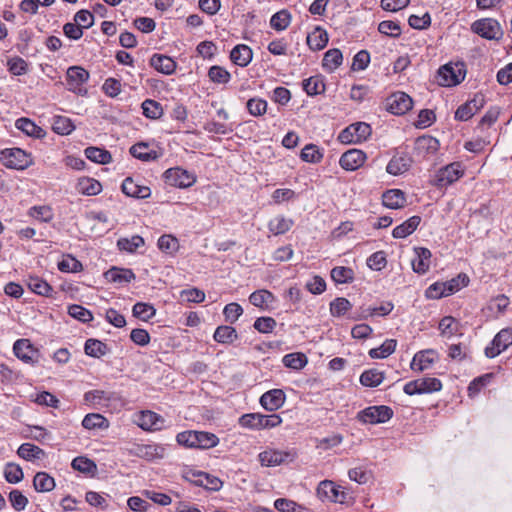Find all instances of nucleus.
<instances>
[{
    "mask_svg": "<svg viewBox=\"0 0 512 512\" xmlns=\"http://www.w3.org/2000/svg\"><path fill=\"white\" fill-rule=\"evenodd\" d=\"M176 441L186 448L210 449L218 445L219 438L210 432L184 431L177 434Z\"/></svg>",
    "mask_w": 512,
    "mask_h": 512,
    "instance_id": "f257e3e1",
    "label": "nucleus"
},
{
    "mask_svg": "<svg viewBox=\"0 0 512 512\" xmlns=\"http://www.w3.org/2000/svg\"><path fill=\"white\" fill-rule=\"evenodd\" d=\"M316 494L322 501H331L340 504H347L352 499L349 492L330 480L321 481L316 489Z\"/></svg>",
    "mask_w": 512,
    "mask_h": 512,
    "instance_id": "f03ea898",
    "label": "nucleus"
},
{
    "mask_svg": "<svg viewBox=\"0 0 512 512\" xmlns=\"http://www.w3.org/2000/svg\"><path fill=\"white\" fill-rule=\"evenodd\" d=\"M281 423L282 418L277 414L263 415L260 413H249L242 415L239 419V424L242 427L254 430L274 428Z\"/></svg>",
    "mask_w": 512,
    "mask_h": 512,
    "instance_id": "7ed1b4c3",
    "label": "nucleus"
},
{
    "mask_svg": "<svg viewBox=\"0 0 512 512\" xmlns=\"http://www.w3.org/2000/svg\"><path fill=\"white\" fill-rule=\"evenodd\" d=\"M371 133L369 124L356 122L343 129L338 135V140L343 144H359L366 141Z\"/></svg>",
    "mask_w": 512,
    "mask_h": 512,
    "instance_id": "20e7f679",
    "label": "nucleus"
},
{
    "mask_svg": "<svg viewBox=\"0 0 512 512\" xmlns=\"http://www.w3.org/2000/svg\"><path fill=\"white\" fill-rule=\"evenodd\" d=\"M297 457L298 453L295 449H267L258 455L261 465L266 467H275L282 464H288L293 462Z\"/></svg>",
    "mask_w": 512,
    "mask_h": 512,
    "instance_id": "39448f33",
    "label": "nucleus"
},
{
    "mask_svg": "<svg viewBox=\"0 0 512 512\" xmlns=\"http://www.w3.org/2000/svg\"><path fill=\"white\" fill-rule=\"evenodd\" d=\"M89 80V72L81 66H71L66 70V89L78 95H86L85 87Z\"/></svg>",
    "mask_w": 512,
    "mask_h": 512,
    "instance_id": "423d86ee",
    "label": "nucleus"
},
{
    "mask_svg": "<svg viewBox=\"0 0 512 512\" xmlns=\"http://www.w3.org/2000/svg\"><path fill=\"white\" fill-rule=\"evenodd\" d=\"M462 63H449L442 66L437 73V82L441 86L451 87L459 84L465 78Z\"/></svg>",
    "mask_w": 512,
    "mask_h": 512,
    "instance_id": "0eeeda50",
    "label": "nucleus"
},
{
    "mask_svg": "<svg viewBox=\"0 0 512 512\" xmlns=\"http://www.w3.org/2000/svg\"><path fill=\"white\" fill-rule=\"evenodd\" d=\"M441 389V381L434 377H424L409 381L403 387L404 393L410 396L438 392Z\"/></svg>",
    "mask_w": 512,
    "mask_h": 512,
    "instance_id": "6e6552de",
    "label": "nucleus"
},
{
    "mask_svg": "<svg viewBox=\"0 0 512 512\" xmlns=\"http://www.w3.org/2000/svg\"><path fill=\"white\" fill-rule=\"evenodd\" d=\"M471 30L487 40H499L503 36L500 23L492 18H483L471 25Z\"/></svg>",
    "mask_w": 512,
    "mask_h": 512,
    "instance_id": "1a4fd4ad",
    "label": "nucleus"
},
{
    "mask_svg": "<svg viewBox=\"0 0 512 512\" xmlns=\"http://www.w3.org/2000/svg\"><path fill=\"white\" fill-rule=\"evenodd\" d=\"M393 411L388 406H370L358 413V420L365 424H378L389 421Z\"/></svg>",
    "mask_w": 512,
    "mask_h": 512,
    "instance_id": "9d476101",
    "label": "nucleus"
},
{
    "mask_svg": "<svg viewBox=\"0 0 512 512\" xmlns=\"http://www.w3.org/2000/svg\"><path fill=\"white\" fill-rule=\"evenodd\" d=\"M2 161L8 168L23 170L32 164V157L20 148H12L2 152Z\"/></svg>",
    "mask_w": 512,
    "mask_h": 512,
    "instance_id": "9b49d317",
    "label": "nucleus"
},
{
    "mask_svg": "<svg viewBox=\"0 0 512 512\" xmlns=\"http://www.w3.org/2000/svg\"><path fill=\"white\" fill-rule=\"evenodd\" d=\"M464 175V170L458 162L451 163L438 170L433 184L437 187H445L456 182Z\"/></svg>",
    "mask_w": 512,
    "mask_h": 512,
    "instance_id": "f8f14e48",
    "label": "nucleus"
},
{
    "mask_svg": "<svg viewBox=\"0 0 512 512\" xmlns=\"http://www.w3.org/2000/svg\"><path fill=\"white\" fill-rule=\"evenodd\" d=\"M512 345V328H505L500 330L490 345L485 348V355L488 358H495L501 352L505 351L509 346Z\"/></svg>",
    "mask_w": 512,
    "mask_h": 512,
    "instance_id": "ddd939ff",
    "label": "nucleus"
},
{
    "mask_svg": "<svg viewBox=\"0 0 512 512\" xmlns=\"http://www.w3.org/2000/svg\"><path fill=\"white\" fill-rule=\"evenodd\" d=\"M439 141L429 135L418 137L414 143V155L419 160L428 159L439 150Z\"/></svg>",
    "mask_w": 512,
    "mask_h": 512,
    "instance_id": "4468645a",
    "label": "nucleus"
},
{
    "mask_svg": "<svg viewBox=\"0 0 512 512\" xmlns=\"http://www.w3.org/2000/svg\"><path fill=\"white\" fill-rule=\"evenodd\" d=\"M131 453L147 461H154L165 457L166 447L156 443L137 444L132 448Z\"/></svg>",
    "mask_w": 512,
    "mask_h": 512,
    "instance_id": "2eb2a0df",
    "label": "nucleus"
},
{
    "mask_svg": "<svg viewBox=\"0 0 512 512\" xmlns=\"http://www.w3.org/2000/svg\"><path fill=\"white\" fill-rule=\"evenodd\" d=\"M412 98L404 92H395L386 100L387 110L395 115L405 114L412 108Z\"/></svg>",
    "mask_w": 512,
    "mask_h": 512,
    "instance_id": "dca6fc26",
    "label": "nucleus"
},
{
    "mask_svg": "<svg viewBox=\"0 0 512 512\" xmlns=\"http://www.w3.org/2000/svg\"><path fill=\"white\" fill-rule=\"evenodd\" d=\"M485 105V97L481 93H477L474 97L458 107L455 112V119L459 121H467L475 115Z\"/></svg>",
    "mask_w": 512,
    "mask_h": 512,
    "instance_id": "f3484780",
    "label": "nucleus"
},
{
    "mask_svg": "<svg viewBox=\"0 0 512 512\" xmlns=\"http://www.w3.org/2000/svg\"><path fill=\"white\" fill-rule=\"evenodd\" d=\"M15 356L27 364H34L38 361L39 352L28 339H19L13 345Z\"/></svg>",
    "mask_w": 512,
    "mask_h": 512,
    "instance_id": "a211bd4d",
    "label": "nucleus"
},
{
    "mask_svg": "<svg viewBox=\"0 0 512 512\" xmlns=\"http://www.w3.org/2000/svg\"><path fill=\"white\" fill-rule=\"evenodd\" d=\"M367 155L360 149H350L343 153L339 159L340 166L346 171H355L362 167Z\"/></svg>",
    "mask_w": 512,
    "mask_h": 512,
    "instance_id": "6ab92c4d",
    "label": "nucleus"
},
{
    "mask_svg": "<svg viewBox=\"0 0 512 512\" xmlns=\"http://www.w3.org/2000/svg\"><path fill=\"white\" fill-rule=\"evenodd\" d=\"M166 182L179 188H187L195 183V177L182 168H171L165 172Z\"/></svg>",
    "mask_w": 512,
    "mask_h": 512,
    "instance_id": "aec40b11",
    "label": "nucleus"
},
{
    "mask_svg": "<svg viewBox=\"0 0 512 512\" xmlns=\"http://www.w3.org/2000/svg\"><path fill=\"white\" fill-rule=\"evenodd\" d=\"M136 424L145 431H156L163 428L164 419L153 411H141L137 415Z\"/></svg>",
    "mask_w": 512,
    "mask_h": 512,
    "instance_id": "412c9836",
    "label": "nucleus"
},
{
    "mask_svg": "<svg viewBox=\"0 0 512 512\" xmlns=\"http://www.w3.org/2000/svg\"><path fill=\"white\" fill-rule=\"evenodd\" d=\"M285 393L281 389H272L260 397L261 406L267 411H276L285 403Z\"/></svg>",
    "mask_w": 512,
    "mask_h": 512,
    "instance_id": "4be33fe9",
    "label": "nucleus"
},
{
    "mask_svg": "<svg viewBox=\"0 0 512 512\" xmlns=\"http://www.w3.org/2000/svg\"><path fill=\"white\" fill-rule=\"evenodd\" d=\"M437 357L433 349H427L416 353L411 361L410 367L413 371L422 372L429 369Z\"/></svg>",
    "mask_w": 512,
    "mask_h": 512,
    "instance_id": "5701e85b",
    "label": "nucleus"
},
{
    "mask_svg": "<svg viewBox=\"0 0 512 512\" xmlns=\"http://www.w3.org/2000/svg\"><path fill=\"white\" fill-rule=\"evenodd\" d=\"M412 160L407 154H397L389 161L386 171L394 176L401 175L409 170Z\"/></svg>",
    "mask_w": 512,
    "mask_h": 512,
    "instance_id": "b1692460",
    "label": "nucleus"
},
{
    "mask_svg": "<svg viewBox=\"0 0 512 512\" xmlns=\"http://www.w3.org/2000/svg\"><path fill=\"white\" fill-rule=\"evenodd\" d=\"M382 203L389 209H400L405 206L406 195L400 189H390L383 193Z\"/></svg>",
    "mask_w": 512,
    "mask_h": 512,
    "instance_id": "393cba45",
    "label": "nucleus"
},
{
    "mask_svg": "<svg viewBox=\"0 0 512 512\" xmlns=\"http://www.w3.org/2000/svg\"><path fill=\"white\" fill-rule=\"evenodd\" d=\"M121 188L122 192L129 197L144 199L150 196L149 187L139 185L131 177L123 181Z\"/></svg>",
    "mask_w": 512,
    "mask_h": 512,
    "instance_id": "a878e982",
    "label": "nucleus"
},
{
    "mask_svg": "<svg viewBox=\"0 0 512 512\" xmlns=\"http://www.w3.org/2000/svg\"><path fill=\"white\" fill-rule=\"evenodd\" d=\"M416 258L412 260V268L418 274H425L430 267L431 252L424 247L415 248Z\"/></svg>",
    "mask_w": 512,
    "mask_h": 512,
    "instance_id": "bb28decb",
    "label": "nucleus"
},
{
    "mask_svg": "<svg viewBox=\"0 0 512 512\" xmlns=\"http://www.w3.org/2000/svg\"><path fill=\"white\" fill-rule=\"evenodd\" d=\"M252 57L251 48L245 44L236 45L230 53L231 61L240 67H246L251 62Z\"/></svg>",
    "mask_w": 512,
    "mask_h": 512,
    "instance_id": "cd10ccee",
    "label": "nucleus"
},
{
    "mask_svg": "<svg viewBox=\"0 0 512 512\" xmlns=\"http://www.w3.org/2000/svg\"><path fill=\"white\" fill-rule=\"evenodd\" d=\"M104 276L108 282L117 284L129 283L135 279V275L132 270L117 267L109 269L105 272Z\"/></svg>",
    "mask_w": 512,
    "mask_h": 512,
    "instance_id": "c85d7f7f",
    "label": "nucleus"
},
{
    "mask_svg": "<svg viewBox=\"0 0 512 512\" xmlns=\"http://www.w3.org/2000/svg\"><path fill=\"white\" fill-rule=\"evenodd\" d=\"M150 65L157 71L166 75L172 74L176 69L175 61L161 54H154L150 59Z\"/></svg>",
    "mask_w": 512,
    "mask_h": 512,
    "instance_id": "c756f323",
    "label": "nucleus"
},
{
    "mask_svg": "<svg viewBox=\"0 0 512 512\" xmlns=\"http://www.w3.org/2000/svg\"><path fill=\"white\" fill-rule=\"evenodd\" d=\"M76 190L83 195L95 196L102 191V185L94 178L82 177L77 181Z\"/></svg>",
    "mask_w": 512,
    "mask_h": 512,
    "instance_id": "7c9ffc66",
    "label": "nucleus"
},
{
    "mask_svg": "<svg viewBox=\"0 0 512 512\" xmlns=\"http://www.w3.org/2000/svg\"><path fill=\"white\" fill-rule=\"evenodd\" d=\"M421 222L420 216H412L408 220L404 221L402 224L396 226L393 231L392 235L394 238L400 239L405 238L409 235H411L419 226Z\"/></svg>",
    "mask_w": 512,
    "mask_h": 512,
    "instance_id": "2f4dec72",
    "label": "nucleus"
},
{
    "mask_svg": "<svg viewBox=\"0 0 512 512\" xmlns=\"http://www.w3.org/2000/svg\"><path fill=\"white\" fill-rule=\"evenodd\" d=\"M130 153L133 157L142 161H153L160 157V154L153 149H150L149 145L144 142L134 144L130 148Z\"/></svg>",
    "mask_w": 512,
    "mask_h": 512,
    "instance_id": "473e14b6",
    "label": "nucleus"
},
{
    "mask_svg": "<svg viewBox=\"0 0 512 512\" xmlns=\"http://www.w3.org/2000/svg\"><path fill=\"white\" fill-rule=\"evenodd\" d=\"M71 466L75 471H78L88 477H94L97 473L96 463L85 456H78L74 458Z\"/></svg>",
    "mask_w": 512,
    "mask_h": 512,
    "instance_id": "72a5a7b5",
    "label": "nucleus"
},
{
    "mask_svg": "<svg viewBox=\"0 0 512 512\" xmlns=\"http://www.w3.org/2000/svg\"><path fill=\"white\" fill-rule=\"evenodd\" d=\"M109 425L108 419L99 413H89L82 420V426L87 430H106Z\"/></svg>",
    "mask_w": 512,
    "mask_h": 512,
    "instance_id": "f704fd0d",
    "label": "nucleus"
},
{
    "mask_svg": "<svg viewBox=\"0 0 512 512\" xmlns=\"http://www.w3.org/2000/svg\"><path fill=\"white\" fill-rule=\"evenodd\" d=\"M293 223L292 219L286 218L283 215H277L269 221L268 229L275 236L282 235L291 229Z\"/></svg>",
    "mask_w": 512,
    "mask_h": 512,
    "instance_id": "c9c22d12",
    "label": "nucleus"
},
{
    "mask_svg": "<svg viewBox=\"0 0 512 512\" xmlns=\"http://www.w3.org/2000/svg\"><path fill=\"white\" fill-rule=\"evenodd\" d=\"M249 301L252 305L261 309H268L275 301L274 295L266 290L261 289L253 292L249 296Z\"/></svg>",
    "mask_w": 512,
    "mask_h": 512,
    "instance_id": "e433bc0d",
    "label": "nucleus"
},
{
    "mask_svg": "<svg viewBox=\"0 0 512 512\" xmlns=\"http://www.w3.org/2000/svg\"><path fill=\"white\" fill-rule=\"evenodd\" d=\"M327 43L328 34L320 27L315 28L314 31L307 36V44L309 48L314 51L322 50Z\"/></svg>",
    "mask_w": 512,
    "mask_h": 512,
    "instance_id": "4c0bfd02",
    "label": "nucleus"
},
{
    "mask_svg": "<svg viewBox=\"0 0 512 512\" xmlns=\"http://www.w3.org/2000/svg\"><path fill=\"white\" fill-rule=\"evenodd\" d=\"M17 454L26 461L38 460L45 456V452L32 443L21 444L17 450Z\"/></svg>",
    "mask_w": 512,
    "mask_h": 512,
    "instance_id": "58836bf2",
    "label": "nucleus"
},
{
    "mask_svg": "<svg viewBox=\"0 0 512 512\" xmlns=\"http://www.w3.org/2000/svg\"><path fill=\"white\" fill-rule=\"evenodd\" d=\"M85 156L92 162L98 164H109L112 162L111 153L100 147H88L85 149Z\"/></svg>",
    "mask_w": 512,
    "mask_h": 512,
    "instance_id": "ea45409f",
    "label": "nucleus"
},
{
    "mask_svg": "<svg viewBox=\"0 0 512 512\" xmlns=\"http://www.w3.org/2000/svg\"><path fill=\"white\" fill-rule=\"evenodd\" d=\"M213 338L218 343L231 344L238 339V334L232 326L222 325L216 328Z\"/></svg>",
    "mask_w": 512,
    "mask_h": 512,
    "instance_id": "a19ab883",
    "label": "nucleus"
},
{
    "mask_svg": "<svg viewBox=\"0 0 512 512\" xmlns=\"http://www.w3.org/2000/svg\"><path fill=\"white\" fill-rule=\"evenodd\" d=\"M397 341L395 339H387L377 348H372L369 351V356L372 359H384L390 356L396 349Z\"/></svg>",
    "mask_w": 512,
    "mask_h": 512,
    "instance_id": "79ce46f5",
    "label": "nucleus"
},
{
    "mask_svg": "<svg viewBox=\"0 0 512 512\" xmlns=\"http://www.w3.org/2000/svg\"><path fill=\"white\" fill-rule=\"evenodd\" d=\"M343 61L342 52L339 49L328 50L323 57V68L329 72L337 69Z\"/></svg>",
    "mask_w": 512,
    "mask_h": 512,
    "instance_id": "37998d69",
    "label": "nucleus"
},
{
    "mask_svg": "<svg viewBox=\"0 0 512 512\" xmlns=\"http://www.w3.org/2000/svg\"><path fill=\"white\" fill-rule=\"evenodd\" d=\"M196 477L197 479L194 481L196 485L202 486L211 491H218L223 485L222 481L218 477L204 472H199Z\"/></svg>",
    "mask_w": 512,
    "mask_h": 512,
    "instance_id": "c03bdc74",
    "label": "nucleus"
},
{
    "mask_svg": "<svg viewBox=\"0 0 512 512\" xmlns=\"http://www.w3.org/2000/svg\"><path fill=\"white\" fill-rule=\"evenodd\" d=\"M323 157V152L315 144H307L300 153L301 160L307 163H320Z\"/></svg>",
    "mask_w": 512,
    "mask_h": 512,
    "instance_id": "a18cd8bd",
    "label": "nucleus"
},
{
    "mask_svg": "<svg viewBox=\"0 0 512 512\" xmlns=\"http://www.w3.org/2000/svg\"><path fill=\"white\" fill-rule=\"evenodd\" d=\"M15 126L27 134L28 136H33L36 138H41L44 136V131L42 128L37 126L33 121L28 118H20L16 121Z\"/></svg>",
    "mask_w": 512,
    "mask_h": 512,
    "instance_id": "49530a36",
    "label": "nucleus"
},
{
    "mask_svg": "<svg viewBox=\"0 0 512 512\" xmlns=\"http://www.w3.org/2000/svg\"><path fill=\"white\" fill-rule=\"evenodd\" d=\"M84 350L88 356L100 358L106 355L109 349L107 345L100 340L88 339L85 342Z\"/></svg>",
    "mask_w": 512,
    "mask_h": 512,
    "instance_id": "de8ad7c7",
    "label": "nucleus"
},
{
    "mask_svg": "<svg viewBox=\"0 0 512 512\" xmlns=\"http://www.w3.org/2000/svg\"><path fill=\"white\" fill-rule=\"evenodd\" d=\"M394 305L390 301L382 302L378 306H369L362 310L361 318H368L370 316H386L392 312Z\"/></svg>",
    "mask_w": 512,
    "mask_h": 512,
    "instance_id": "09e8293b",
    "label": "nucleus"
},
{
    "mask_svg": "<svg viewBox=\"0 0 512 512\" xmlns=\"http://www.w3.org/2000/svg\"><path fill=\"white\" fill-rule=\"evenodd\" d=\"M33 485L38 492H49L55 487L54 478L45 472H38L34 476Z\"/></svg>",
    "mask_w": 512,
    "mask_h": 512,
    "instance_id": "8fccbe9b",
    "label": "nucleus"
},
{
    "mask_svg": "<svg viewBox=\"0 0 512 512\" xmlns=\"http://www.w3.org/2000/svg\"><path fill=\"white\" fill-rule=\"evenodd\" d=\"M384 380V374L376 369L364 371L360 376V383L366 387H376Z\"/></svg>",
    "mask_w": 512,
    "mask_h": 512,
    "instance_id": "3c124183",
    "label": "nucleus"
},
{
    "mask_svg": "<svg viewBox=\"0 0 512 512\" xmlns=\"http://www.w3.org/2000/svg\"><path fill=\"white\" fill-rule=\"evenodd\" d=\"M282 362L287 368L300 370L306 366L308 359L303 353H290L283 357Z\"/></svg>",
    "mask_w": 512,
    "mask_h": 512,
    "instance_id": "603ef678",
    "label": "nucleus"
},
{
    "mask_svg": "<svg viewBox=\"0 0 512 512\" xmlns=\"http://www.w3.org/2000/svg\"><path fill=\"white\" fill-rule=\"evenodd\" d=\"M331 278L338 284L351 283L354 280V271L349 267L337 266L331 270Z\"/></svg>",
    "mask_w": 512,
    "mask_h": 512,
    "instance_id": "864d4df0",
    "label": "nucleus"
},
{
    "mask_svg": "<svg viewBox=\"0 0 512 512\" xmlns=\"http://www.w3.org/2000/svg\"><path fill=\"white\" fill-rule=\"evenodd\" d=\"M144 239L139 235H134L131 238H120L117 241V246L120 250L132 253L138 248L144 246Z\"/></svg>",
    "mask_w": 512,
    "mask_h": 512,
    "instance_id": "5fc2aeb1",
    "label": "nucleus"
},
{
    "mask_svg": "<svg viewBox=\"0 0 512 512\" xmlns=\"http://www.w3.org/2000/svg\"><path fill=\"white\" fill-rule=\"evenodd\" d=\"M133 316L141 319L142 321H148L153 318L156 314L155 308L148 303L138 302L133 306Z\"/></svg>",
    "mask_w": 512,
    "mask_h": 512,
    "instance_id": "6e6d98bb",
    "label": "nucleus"
},
{
    "mask_svg": "<svg viewBox=\"0 0 512 512\" xmlns=\"http://www.w3.org/2000/svg\"><path fill=\"white\" fill-rule=\"evenodd\" d=\"M158 248L167 254L173 255L179 249L178 239L172 235H162L158 239Z\"/></svg>",
    "mask_w": 512,
    "mask_h": 512,
    "instance_id": "4d7b16f0",
    "label": "nucleus"
},
{
    "mask_svg": "<svg viewBox=\"0 0 512 512\" xmlns=\"http://www.w3.org/2000/svg\"><path fill=\"white\" fill-rule=\"evenodd\" d=\"M142 110L145 117L149 119H159L163 114V108L155 100L147 99L142 103Z\"/></svg>",
    "mask_w": 512,
    "mask_h": 512,
    "instance_id": "13d9d810",
    "label": "nucleus"
},
{
    "mask_svg": "<svg viewBox=\"0 0 512 512\" xmlns=\"http://www.w3.org/2000/svg\"><path fill=\"white\" fill-rule=\"evenodd\" d=\"M291 22V15L286 10L275 13L270 19V25L277 31L285 30Z\"/></svg>",
    "mask_w": 512,
    "mask_h": 512,
    "instance_id": "bf43d9fd",
    "label": "nucleus"
},
{
    "mask_svg": "<svg viewBox=\"0 0 512 512\" xmlns=\"http://www.w3.org/2000/svg\"><path fill=\"white\" fill-rule=\"evenodd\" d=\"M208 77L213 83L226 84L231 79V74L223 67L214 65L208 71Z\"/></svg>",
    "mask_w": 512,
    "mask_h": 512,
    "instance_id": "052dcab7",
    "label": "nucleus"
},
{
    "mask_svg": "<svg viewBox=\"0 0 512 512\" xmlns=\"http://www.w3.org/2000/svg\"><path fill=\"white\" fill-rule=\"evenodd\" d=\"M352 308L350 301L344 297H338L330 303V313L332 316H343Z\"/></svg>",
    "mask_w": 512,
    "mask_h": 512,
    "instance_id": "680f3d73",
    "label": "nucleus"
},
{
    "mask_svg": "<svg viewBox=\"0 0 512 512\" xmlns=\"http://www.w3.org/2000/svg\"><path fill=\"white\" fill-rule=\"evenodd\" d=\"M303 89L308 95L313 96L322 93L325 89V84L319 77H310L303 81Z\"/></svg>",
    "mask_w": 512,
    "mask_h": 512,
    "instance_id": "e2e57ef3",
    "label": "nucleus"
},
{
    "mask_svg": "<svg viewBox=\"0 0 512 512\" xmlns=\"http://www.w3.org/2000/svg\"><path fill=\"white\" fill-rule=\"evenodd\" d=\"M4 476L7 482L16 484L23 479L24 474L18 464L8 463L4 469Z\"/></svg>",
    "mask_w": 512,
    "mask_h": 512,
    "instance_id": "0e129e2a",
    "label": "nucleus"
},
{
    "mask_svg": "<svg viewBox=\"0 0 512 512\" xmlns=\"http://www.w3.org/2000/svg\"><path fill=\"white\" fill-rule=\"evenodd\" d=\"M443 283L446 284L448 291L447 296H449L466 287L469 283V277L466 274L461 273L457 277Z\"/></svg>",
    "mask_w": 512,
    "mask_h": 512,
    "instance_id": "69168bd1",
    "label": "nucleus"
},
{
    "mask_svg": "<svg viewBox=\"0 0 512 512\" xmlns=\"http://www.w3.org/2000/svg\"><path fill=\"white\" fill-rule=\"evenodd\" d=\"M68 314L83 323L92 321L93 315L90 310L81 305H71L68 307Z\"/></svg>",
    "mask_w": 512,
    "mask_h": 512,
    "instance_id": "338daca9",
    "label": "nucleus"
},
{
    "mask_svg": "<svg viewBox=\"0 0 512 512\" xmlns=\"http://www.w3.org/2000/svg\"><path fill=\"white\" fill-rule=\"evenodd\" d=\"M274 507L280 512H303L304 508L295 501L279 498L274 502Z\"/></svg>",
    "mask_w": 512,
    "mask_h": 512,
    "instance_id": "774afa93",
    "label": "nucleus"
}]
</instances>
